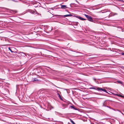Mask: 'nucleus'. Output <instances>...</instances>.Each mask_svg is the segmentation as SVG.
<instances>
[{
  "label": "nucleus",
  "instance_id": "4468645a",
  "mask_svg": "<svg viewBox=\"0 0 124 124\" xmlns=\"http://www.w3.org/2000/svg\"><path fill=\"white\" fill-rule=\"evenodd\" d=\"M117 96L122 97H123V96H122L121 95L118 94V95H117Z\"/></svg>",
  "mask_w": 124,
  "mask_h": 124
},
{
  "label": "nucleus",
  "instance_id": "f03ea898",
  "mask_svg": "<svg viewBox=\"0 0 124 124\" xmlns=\"http://www.w3.org/2000/svg\"><path fill=\"white\" fill-rule=\"evenodd\" d=\"M85 16L88 19V20L89 21L93 22V18L90 16L85 14Z\"/></svg>",
  "mask_w": 124,
  "mask_h": 124
},
{
  "label": "nucleus",
  "instance_id": "f3484780",
  "mask_svg": "<svg viewBox=\"0 0 124 124\" xmlns=\"http://www.w3.org/2000/svg\"><path fill=\"white\" fill-rule=\"evenodd\" d=\"M114 95L115 96H117L118 95V94H114Z\"/></svg>",
  "mask_w": 124,
  "mask_h": 124
},
{
  "label": "nucleus",
  "instance_id": "5701e85b",
  "mask_svg": "<svg viewBox=\"0 0 124 124\" xmlns=\"http://www.w3.org/2000/svg\"><path fill=\"white\" fill-rule=\"evenodd\" d=\"M122 114H123V113H122Z\"/></svg>",
  "mask_w": 124,
  "mask_h": 124
},
{
  "label": "nucleus",
  "instance_id": "1a4fd4ad",
  "mask_svg": "<svg viewBox=\"0 0 124 124\" xmlns=\"http://www.w3.org/2000/svg\"><path fill=\"white\" fill-rule=\"evenodd\" d=\"M70 107L71 108L75 110H76V109L75 108V107L74 106H70Z\"/></svg>",
  "mask_w": 124,
  "mask_h": 124
},
{
  "label": "nucleus",
  "instance_id": "aec40b11",
  "mask_svg": "<svg viewBox=\"0 0 124 124\" xmlns=\"http://www.w3.org/2000/svg\"><path fill=\"white\" fill-rule=\"evenodd\" d=\"M68 124H70V123L69 122L68 123Z\"/></svg>",
  "mask_w": 124,
  "mask_h": 124
},
{
  "label": "nucleus",
  "instance_id": "412c9836",
  "mask_svg": "<svg viewBox=\"0 0 124 124\" xmlns=\"http://www.w3.org/2000/svg\"><path fill=\"white\" fill-rule=\"evenodd\" d=\"M76 1L77 3H78V1H77V0H76Z\"/></svg>",
  "mask_w": 124,
  "mask_h": 124
},
{
  "label": "nucleus",
  "instance_id": "4be33fe9",
  "mask_svg": "<svg viewBox=\"0 0 124 124\" xmlns=\"http://www.w3.org/2000/svg\"><path fill=\"white\" fill-rule=\"evenodd\" d=\"M76 1L77 3H78V1H77V0H76Z\"/></svg>",
  "mask_w": 124,
  "mask_h": 124
},
{
  "label": "nucleus",
  "instance_id": "dca6fc26",
  "mask_svg": "<svg viewBox=\"0 0 124 124\" xmlns=\"http://www.w3.org/2000/svg\"><path fill=\"white\" fill-rule=\"evenodd\" d=\"M73 124H76L73 121H72V122H71Z\"/></svg>",
  "mask_w": 124,
  "mask_h": 124
},
{
  "label": "nucleus",
  "instance_id": "20e7f679",
  "mask_svg": "<svg viewBox=\"0 0 124 124\" xmlns=\"http://www.w3.org/2000/svg\"><path fill=\"white\" fill-rule=\"evenodd\" d=\"M78 18L82 20H86V19L80 16L78 17Z\"/></svg>",
  "mask_w": 124,
  "mask_h": 124
},
{
  "label": "nucleus",
  "instance_id": "2eb2a0df",
  "mask_svg": "<svg viewBox=\"0 0 124 124\" xmlns=\"http://www.w3.org/2000/svg\"><path fill=\"white\" fill-rule=\"evenodd\" d=\"M69 119L70 120V122H72V121H73L71 119Z\"/></svg>",
  "mask_w": 124,
  "mask_h": 124
},
{
  "label": "nucleus",
  "instance_id": "9d476101",
  "mask_svg": "<svg viewBox=\"0 0 124 124\" xmlns=\"http://www.w3.org/2000/svg\"><path fill=\"white\" fill-rule=\"evenodd\" d=\"M33 81H38V80L37 79V78H34L33 79Z\"/></svg>",
  "mask_w": 124,
  "mask_h": 124
},
{
  "label": "nucleus",
  "instance_id": "f257e3e1",
  "mask_svg": "<svg viewBox=\"0 0 124 124\" xmlns=\"http://www.w3.org/2000/svg\"><path fill=\"white\" fill-rule=\"evenodd\" d=\"M90 89H93L96 90H97L99 91H103L106 93H108L107 91L105 89H103L102 88L94 86L92 87H91Z\"/></svg>",
  "mask_w": 124,
  "mask_h": 124
},
{
  "label": "nucleus",
  "instance_id": "9b49d317",
  "mask_svg": "<svg viewBox=\"0 0 124 124\" xmlns=\"http://www.w3.org/2000/svg\"><path fill=\"white\" fill-rule=\"evenodd\" d=\"M117 82L119 84H123L122 82L120 81H118Z\"/></svg>",
  "mask_w": 124,
  "mask_h": 124
},
{
  "label": "nucleus",
  "instance_id": "0eeeda50",
  "mask_svg": "<svg viewBox=\"0 0 124 124\" xmlns=\"http://www.w3.org/2000/svg\"><path fill=\"white\" fill-rule=\"evenodd\" d=\"M67 8V7L66 5H62L61 6V8Z\"/></svg>",
  "mask_w": 124,
  "mask_h": 124
},
{
  "label": "nucleus",
  "instance_id": "423d86ee",
  "mask_svg": "<svg viewBox=\"0 0 124 124\" xmlns=\"http://www.w3.org/2000/svg\"><path fill=\"white\" fill-rule=\"evenodd\" d=\"M72 16V15L71 14L67 15L64 16V17H66L68 16Z\"/></svg>",
  "mask_w": 124,
  "mask_h": 124
},
{
  "label": "nucleus",
  "instance_id": "ddd939ff",
  "mask_svg": "<svg viewBox=\"0 0 124 124\" xmlns=\"http://www.w3.org/2000/svg\"><path fill=\"white\" fill-rule=\"evenodd\" d=\"M31 13L32 14H34L35 13V12L33 11H31Z\"/></svg>",
  "mask_w": 124,
  "mask_h": 124
},
{
  "label": "nucleus",
  "instance_id": "7ed1b4c3",
  "mask_svg": "<svg viewBox=\"0 0 124 124\" xmlns=\"http://www.w3.org/2000/svg\"><path fill=\"white\" fill-rule=\"evenodd\" d=\"M21 53L22 54H21V55H23V56H24V55H25L26 56H27V55H28L26 53H24L23 52H22Z\"/></svg>",
  "mask_w": 124,
  "mask_h": 124
},
{
  "label": "nucleus",
  "instance_id": "6e6552de",
  "mask_svg": "<svg viewBox=\"0 0 124 124\" xmlns=\"http://www.w3.org/2000/svg\"><path fill=\"white\" fill-rule=\"evenodd\" d=\"M106 102L105 101L103 104V106L104 107H106Z\"/></svg>",
  "mask_w": 124,
  "mask_h": 124
},
{
  "label": "nucleus",
  "instance_id": "f8f14e48",
  "mask_svg": "<svg viewBox=\"0 0 124 124\" xmlns=\"http://www.w3.org/2000/svg\"><path fill=\"white\" fill-rule=\"evenodd\" d=\"M8 49H9V50L11 51V52H14V51H12V50L11 49L10 47H9L8 48Z\"/></svg>",
  "mask_w": 124,
  "mask_h": 124
},
{
  "label": "nucleus",
  "instance_id": "a211bd4d",
  "mask_svg": "<svg viewBox=\"0 0 124 124\" xmlns=\"http://www.w3.org/2000/svg\"><path fill=\"white\" fill-rule=\"evenodd\" d=\"M121 54L123 55H124V53H121Z\"/></svg>",
  "mask_w": 124,
  "mask_h": 124
},
{
  "label": "nucleus",
  "instance_id": "39448f33",
  "mask_svg": "<svg viewBox=\"0 0 124 124\" xmlns=\"http://www.w3.org/2000/svg\"><path fill=\"white\" fill-rule=\"evenodd\" d=\"M117 15V14H116V13H114L113 12H112L110 13V16H113L115 15Z\"/></svg>",
  "mask_w": 124,
  "mask_h": 124
},
{
  "label": "nucleus",
  "instance_id": "6ab92c4d",
  "mask_svg": "<svg viewBox=\"0 0 124 124\" xmlns=\"http://www.w3.org/2000/svg\"><path fill=\"white\" fill-rule=\"evenodd\" d=\"M58 95L59 96V97H60V94H59L58 93Z\"/></svg>",
  "mask_w": 124,
  "mask_h": 124
}]
</instances>
